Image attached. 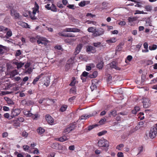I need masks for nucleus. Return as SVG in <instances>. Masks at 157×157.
<instances>
[{
	"instance_id": "obj_36",
	"label": "nucleus",
	"mask_w": 157,
	"mask_h": 157,
	"mask_svg": "<svg viewBox=\"0 0 157 157\" xmlns=\"http://www.w3.org/2000/svg\"><path fill=\"white\" fill-rule=\"evenodd\" d=\"M157 48V46L155 44H153L152 46H149V49L150 50H155Z\"/></svg>"
},
{
	"instance_id": "obj_24",
	"label": "nucleus",
	"mask_w": 157,
	"mask_h": 157,
	"mask_svg": "<svg viewBox=\"0 0 157 157\" xmlns=\"http://www.w3.org/2000/svg\"><path fill=\"white\" fill-rule=\"evenodd\" d=\"M95 80H92V85L90 86V88L92 91H93L94 89H96L97 86L94 83L95 82Z\"/></svg>"
},
{
	"instance_id": "obj_11",
	"label": "nucleus",
	"mask_w": 157,
	"mask_h": 157,
	"mask_svg": "<svg viewBox=\"0 0 157 157\" xmlns=\"http://www.w3.org/2000/svg\"><path fill=\"white\" fill-rule=\"evenodd\" d=\"M82 47V44H78L75 49V50L74 53V55H76L79 53L81 51Z\"/></svg>"
},
{
	"instance_id": "obj_29",
	"label": "nucleus",
	"mask_w": 157,
	"mask_h": 157,
	"mask_svg": "<svg viewBox=\"0 0 157 157\" xmlns=\"http://www.w3.org/2000/svg\"><path fill=\"white\" fill-rule=\"evenodd\" d=\"M70 92L71 94H76V89L75 87H73L71 88L70 90Z\"/></svg>"
},
{
	"instance_id": "obj_15",
	"label": "nucleus",
	"mask_w": 157,
	"mask_h": 157,
	"mask_svg": "<svg viewBox=\"0 0 157 157\" xmlns=\"http://www.w3.org/2000/svg\"><path fill=\"white\" fill-rule=\"evenodd\" d=\"M67 137V135H63L62 137L57 138V140L61 142H63L68 140Z\"/></svg>"
},
{
	"instance_id": "obj_8",
	"label": "nucleus",
	"mask_w": 157,
	"mask_h": 157,
	"mask_svg": "<svg viewBox=\"0 0 157 157\" xmlns=\"http://www.w3.org/2000/svg\"><path fill=\"white\" fill-rule=\"evenodd\" d=\"M75 124H71L70 126L65 129L64 131L65 133H68L74 130L75 128Z\"/></svg>"
},
{
	"instance_id": "obj_32",
	"label": "nucleus",
	"mask_w": 157,
	"mask_h": 157,
	"mask_svg": "<svg viewBox=\"0 0 157 157\" xmlns=\"http://www.w3.org/2000/svg\"><path fill=\"white\" fill-rule=\"evenodd\" d=\"M98 73L97 71H94L92 75H90L89 77L93 78H95L97 76Z\"/></svg>"
},
{
	"instance_id": "obj_59",
	"label": "nucleus",
	"mask_w": 157,
	"mask_h": 157,
	"mask_svg": "<svg viewBox=\"0 0 157 157\" xmlns=\"http://www.w3.org/2000/svg\"><path fill=\"white\" fill-rule=\"evenodd\" d=\"M117 157H124V154L122 152H119L117 153Z\"/></svg>"
},
{
	"instance_id": "obj_44",
	"label": "nucleus",
	"mask_w": 157,
	"mask_h": 157,
	"mask_svg": "<svg viewBox=\"0 0 157 157\" xmlns=\"http://www.w3.org/2000/svg\"><path fill=\"white\" fill-rule=\"evenodd\" d=\"M132 59V57L131 55L128 56L125 60V62L126 63H127V60H128L129 61H130Z\"/></svg>"
},
{
	"instance_id": "obj_42",
	"label": "nucleus",
	"mask_w": 157,
	"mask_h": 157,
	"mask_svg": "<svg viewBox=\"0 0 157 157\" xmlns=\"http://www.w3.org/2000/svg\"><path fill=\"white\" fill-rule=\"evenodd\" d=\"M87 1H83L81 2H80L79 3L78 5L81 7H83L86 4V2H87Z\"/></svg>"
},
{
	"instance_id": "obj_35",
	"label": "nucleus",
	"mask_w": 157,
	"mask_h": 157,
	"mask_svg": "<svg viewBox=\"0 0 157 157\" xmlns=\"http://www.w3.org/2000/svg\"><path fill=\"white\" fill-rule=\"evenodd\" d=\"M17 74V72L16 70H14L11 71L10 73V76L12 77H14Z\"/></svg>"
},
{
	"instance_id": "obj_16",
	"label": "nucleus",
	"mask_w": 157,
	"mask_h": 157,
	"mask_svg": "<svg viewBox=\"0 0 157 157\" xmlns=\"http://www.w3.org/2000/svg\"><path fill=\"white\" fill-rule=\"evenodd\" d=\"M4 99L9 105H13L14 104V102L11 99L7 97H4Z\"/></svg>"
},
{
	"instance_id": "obj_49",
	"label": "nucleus",
	"mask_w": 157,
	"mask_h": 157,
	"mask_svg": "<svg viewBox=\"0 0 157 157\" xmlns=\"http://www.w3.org/2000/svg\"><path fill=\"white\" fill-rule=\"evenodd\" d=\"M24 63H22L21 62H19L17 65V68L18 69H19L23 66L24 65Z\"/></svg>"
},
{
	"instance_id": "obj_56",
	"label": "nucleus",
	"mask_w": 157,
	"mask_h": 157,
	"mask_svg": "<svg viewBox=\"0 0 157 157\" xmlns=\"http://www.w3.org/2000/svg\"><path fill=\"white\" fill-rule=\"evenodd\" d=\"M153 64V61L151 60H147L146 62V64L147 65H151Z\"/></svg>"
},
{
	"instance_id": "obj_52",
	"label": "nucleus",
	"mask_w": 157,
	"mask_h": 157,
	"mask_svg": "<svg viewBox=\"0 0 157 157\" xmlns=\"http://www.w3.org/2000/svg\"><path fill=\"white\" fill-rule=\"evenodd\" d=\"M89 74L88 72H87L85 71L83 72L82 73V75L81 76V78L82 79V76L86 77Z\"/></svg>"
},
{
	"instance_id": "obj_23",
	"label": "nucleus",
	"mask_w": 157,
	"mask_h": 157,
	"mask_svg": "<svg viewBox=\"0 0 157 157\" xmlns=\"http://www.w3.org/2000/svg\"><path fill=\"white\" fill-rule=\"evenodd\" d=\"M28 13L31 19L34 20L37 19V17L35 16L36 14H32L33 12H32L31 11H29Z\"/></svg>"
},
{
	"instance_id": "obj_18",
	"label": "nucleus",
	"mask_w": 157,
	"mask_h": 157,
	"mask_svg": "<svg viewBox=\"0 0 157 157\" xmlns=\"http://www.w3.org/2000/svg\"><path fill=\"white\" fill-rule=\"evenodd\" d=\"M44 75L43 74H41L40 75L36 77L33 80L32 84L33 85H35L36 82L39 80L41 76Z\"/></svg>"
},
{
	"instance_id": "obj_1",
	"label": "nucleus",
	"mask_w": 157,
	"mask_h": 157,
	"mask_svg": "<svg viewBox=\"0 0 157 157\" xmlns=\"http://www.w3.org/2000/svg\"><path fill=\"white\" fill-rule=\"evenodd\" d=\"M98 145L99 147H104L105 148L104 149V151L106 152L108 150L109 143L105 140L101 139L99 140L98 143Z\"/></svg>"
},
{
	"instance_id": "obj_28",
	"label": "nucleus",
	"mask_w": 157,
	"mask_h": 157,
	"mask_svg": "<svg viewBox=\"0 0 157 157\" xmlns=\"http://www.w3.org/2000/svg\"><path fill=\"white\" fill-rule=\"evenodd\" d=\"M17 24L19 25L24 27H26L28 25V24L26 23L20 21L17 22Z\"/></svg>"
},
{
	"instance_id": "obj_7",
	"label": "nucleus",
	"mask_w": 157,
	"mask_h": 157,
	"mask_svg": "<svg viewBox=\"0 0 157 157\" xmlns=\"http://www.w3.org/2000/svg\"><path fill=\"white\" fill-rule=\"evenodd\" d=\"M46 121L50 125H52L54 123V120L50 115H46L45 117Z\"/></svg>"
},
{
	"instance_id": "obj_47",
	"label": "nucleus",
	"mask_w": 157,
	"mask_h": 157,
	"mask_svg": "<svg viewBox=\"0 0 157 157\" xmlns=\"http://www.w3.org/2000/svg\"><path fill=\"white\" fill-rule=\"evenodd\" d=\"M90 117V116L89 115L86 116V115H83L81 116L80 118L81 120H85L87 119V117Z\"/></svg>"
},
{
	"instance_id": "obj_30",
	"label": "nucleus",
	"mask_w": 157,
	"mask_h": 157,
	"mask_svg": "<svg viewBox=\"0 0 157 157\" xmlns=\"http://www.w3.org/2000/svg\"><path fill=\"white\" fill-rule=\"evenodd\" d=\"M144 8L147 11H151L152 9V6L149 5L145 6Z\"/></svg>"
},
{
	"instance_id": "obj_12",
	"label": "nucleus",
	"mask_w": 157,
	"mask_h": 157,
	"mask_svg": "<svg viewBox=\"0 0 157 157\" xmlns=\"http://www.w3.org/2000/svg\"><path fill=\"white\" fill-rule=\"evenodd\" d=\"M33 14H36L37 12H39V6L38 5L36 2H35L34 4V7L33 8Z\"/></svg>"
},
{
	"instance_id": "obj_43",
	"label": "nucleus",
	"mask_w": 157,
	"mask_h": 157,
	"mask_svg": "<svg viewBox=\"0 0 157 157\" xmlns=\"http://www.w3.org/2000/svg\"><path fill=\"white\" fill-rule=\"evenodd\" d=\"M146 78V75L145 74H142L141 79V82L142 83H144L145 82Z\"/></svg>"
},
{
	"instance_id": "obj_40",
	"label": "nucleus",
	"mask_w": 157,
	"mask_h": 157,
	"mask_svg": "<svg viewBox=\"0 0 157 157\" xmlns=\"http://www.w3.org/2000/svg\"><path fill=\"white\" fill-rule=\"evenodd\" d=\"M20 123L17 120L16 121H15L13 123V126L15 128H17L18 127L20 126Z\"/></svg>"
},
{
	"instance_id": "obj_19",
	"label": "nucleus",
	"mask_w": 157,
	"mask_h": 157,
	"mask_svg": "<svg viewBox=\"0 0 157 157\" xmlns=\"http://www.w3.org/2000/svg\"><path fill=\"white\" fill-rule=\"evenodd\" d=\"M23 113L27 117H31L33 115V114L30 113V111L24 110L23 111Z\"/></svg>"
},
{
	"instance_id": "obj_50",
	"label": "nucleus",
	"mask_w": 157,
	"mask_h": 157,
	"mask_svg": "<svg viewBox=\"0 0 157 157\" xmlns=\"http://www.w3.org/2000/svg\"><path fill=\"white\" fill-rule=\"evenodd\" d=\"M22 135L23 137L26 138L28 135V133L25 131H24L22 132Z\"/></svg>"
},
{
	"instance_id": "obj_3",
	"label": "nucleus",
	"mask_w": 157,
	"mask_h": 157,
	"mask_svg": "<svg viewBox=\"0 0 157 157\" xmlns=\"http://www.w3.org/2000/svg\"><path fill=\"white\" fill-rule=\"evenodd\" d=\"M104 33V31L103 29L99 28L98 29L96 28L95 32L92 34L93 36L96 37L102 35Z\"/></svg>"
},
{
	"instance_id": "obj_13",
	"label": "nucleus",
	"mask_w": 157,
	"mask_h": 157,
	"mask_svg": "<svg viewBox=\"0 0 157 157\" xmlns=\"http://www.w3.org/2000/svg\"><path fill=\"white\" fill-rule=\"evenodd\" d=\"M110 67L112 69H115L116 70H121L120 68L118 67L115 62L113 61L110 63Z\"/></svg>"
},
{
	"instance_id": "obj_2",
	"label": "nucleus",
	"mask_w": 157,
	"mask_h": 157,
	"mask_svg": "<svg viewBox=\"0 0 157 157\" xmlns=\"http://www.w3.org/2000/svg\"><path fill=\"white\" fill-rule=\"evenodd\" d=\"M157 134V128L155 126L151 128L149 133V136L151 139L155 138Z\"/></svg>"
},
{
	"instance_id": "obj_38",
	"label": "nucleus",
	"mask_w": 157,
	"mask_h": 157,
	"mask_svg": "<svg viewBox=\"0 0 157 157\" xmlns=\"http://www.w3.org/2000/svg\"><path fill=\"white\" fill-rule=\"evenodd\" d=\"M32 117L33 120H37L38 119V118L40 116L37 113L35 115L33 114V115L32 116Z\"/></svg>"
},
{
	"instance_id": "obj_5",
	"label": "nucleus",
	"mask_w": 157,
	"mask_h": 157,
	"mask_svg": "<svg viewBox=\"0 0 157 157\" xmlns=\"http://www.w3.org/2000/svg\"><path fill=\"white\" fill-rule=\"evenodd\" d=\"M9 7H10V14L11 16L13 17L15 19L18 18L20 16L19 13L16 10L12 8L10 6Z\"/></svg>"
},
{
	"instance_id": "obj_60",
	"label": "nucleus",
	"mask_w": 157,
	"mask_h": 157,
	"mask_svg": "<svg viewBox=\"0 0 157 157\" xmlns=\"http://www.w3.org/2000/svg\"><path fill=\"white\" fill-rule=\"evenodd\" d=\"M21 54V52L20 50H18L17 51L15 55L16 56H19Z\"/></svg>"
},
{
	"instance_id": "obj_9",
	"label": "nucleus",
	"mask_w": 157,
	"mask_h": 157,
	"mask_svg": "<svg viewBox=\"0 0 157 157\" xmlns=\"http://www.w3.org/2000/svg\"><path fill=\"white\" fill-rule=\"evenodd\" d=\"M64 31L66 32H72L79 33L80 32V29L76 28H66L64 29Z\"/></svg>"
},
{
	"instance_id": "obj_34",
	"label": "nucleus",
	"mask_w": 157,
	"mask_h": 157,
	"mask_svg": "<svg viewBox=\"0 0 157 157\" xmlns=\"http://www.w3.org/2000/svg\"><path fill=\"white\" fill-rule=\"evenodd\" d=\"M12 35V32L11 30L8 31L6 33V38L7 39L9 37L11 36Z\"/></svg>"
},
{
	"instance_id": "obj_20",
	"label": "nucleus",
	"mask_w": 157,
	"mask_h": 157,
	"mask_svg": "<svg viewBox=\"0 0 157 157\" xmlns=\"http://www.w3.org/2000/svg\"><path fill=\"white\" fill-rule=\"evenodd\" d=\"M104 64V62L102 61H101L97 64L96 67L99 69H101L103 67Z\"/></svg>"
},
{
	"instance_id": "obj_21",
	"label": "nucleus",
	"mask_w": 157,
	"mask_h": 157,
	"mask_svg": "<svg viewBox=\"0 0 157 157\" xmlns=\"http://www.w3.org/2000/svg\"><path fill=\"white\" fill-rule=\"evenodd\" d=\"M68 106L66 105H63L59 109V111L61 112L65 111L67 108Z\"/></svg>"
},
{
	"instance_id": "obj_57",
	"label": "nucleus",
	"mask_w": 157,
	"mask_h": 157,
	"mask_svg": "<svg viewBox=\"0 0 157 157\" xmlns=\"http://www.w3.org/2000/svg\"><path fill=\"white\" fill-rule=\"evenodd\" d=\"M75 37V35L72 33H67L66 34V37Z\"/></svg>"
},
{
	"instance_id": "obj_31",
	"label": "nucleus",
	"mask_w": 157,
	"mask_h": 157,
	"mask_svg": "<svg viewBox=\"0 0 157 157\" xmlns=\"http://www.w3.org/2000/svg\"><path fill=\"white\" fill-rule=\"evenodd\" d=\"M72 80L70 83L69 84V85L70 86H75L76 84V79L75 77H73L72 78Z\"/></svg>"
},
{
	"instance_id": "obj_10",
	"label": "nucleus",
	"mask_w": 157,
	"mask_h": 157,
	"mask_svg": "<svg viewBox=\"0 0 157 157\" xmlns=\"http://www.w3.org/2000/svg\"><path fill=\"white\" fill-rule=\"evenodd\" d=\"M86 51L87 52L94 53L96 52V50L95 48L91 46H89L87 47Z\"/></svg>"
},
{
	"instance_id": "obj_17",
	"label": "nucleus",
	"mask_w": 157,
	"mask_h": 157,
	"mask_svg": "<svg viewBox=\"0 0 157 157\" xmlns=\"http://www.w3.org/2000/svg\"><path fill=\"white\" fill-rule=\"evenodd\" d=\"M11 86V85L10 83H7L2 85V88L4 90H7Z\"/></svg>"
},
{
	"instance_id": "obj_45",
	"label": "nucleus",
	"mask_w": 157,
	"mask_h": 157,
	"mask_svg": "<svg viewBox=\"0 0 157 157\" xmlns=\"http://www.w3.org/2000/svg\"><path fill=\"white\" fill-rule=\"evenodd\" d=\"M101 43L100 42H98L97 43H94L93 45L95 47H99L100 46Z\"/></svg>"
},
{
	"instance_id": "obj_61",
	"label": "nucleus",
	"mask_w": 157,
	"mask_h": 157,
	"mask_svg": "<svg viewBox=\"0 0 157 157\" xmlns=\"http://www.w3.org/2000/svg\"><path fill=\"white\" fill-rule=\"evenodd\" d=\"M29 147L27 145H25L23 146V149L24 150L27 151L29 149Z\"/></svg>"
},
{
	"instance_id": "obj_22",
	"label": "nucleus",
	"mask_w": 157,
	"mask_h": 157,
	"mask_svg": "<svg viewBox=\"0 0 157 157\" xmlns=\"http://www.w3.org/2000/svg\"><path fill=\"white\" fill-rule=\"evenodd\" d=\"M138 129V127L137 126H136L135 128H131L129 131L128 135L132 134L135 132H136Z\"/></svg>"
},
{
	"instance_id": "obj_64",
	"label": "nucleus",
	"mask_w": 157,
	"mask_h": 157,
	"mask_svg": "<svg viewBox=\"0 0 157 157\" xmlns=\"http://www.w3.org/2000/svg\"><path fill=\"white\" fill-rule=\"evenodd\" d=\"M76 98V96H74L72 97H71L68 99V101L70 102H71L73 101Z\"/></svg>"
},
{
	"instance_id": "obj_37",
	"label": "nucleus",
	"mask_w": 157,
	"mask_h": 157,
	"mask_svg": "<svg viewBox=\"0 0 157 157\" xmlns=\"http://www.w3.org/2000/svg\"><path fill=\"white\" fill-rule=\"evenodd\" d=\"M52 6L51 9H50V10L54 12L57 11V9L56 7L53 3H52Z\"/></svg>"
},
{
	"instance_id": "obj_51",
	"label": "nucleus",
	"mask_w": 157,
	"mask_h": 157,
	"mask_svg": "<svg viewBox=\"0 0 157 157\" xmlns=\"http://www.w3.org/2000/svg\"><path fill=\"white\" fill-rule=\"evenodd\" d=\"M50 83V80L49 78H46V81L44 83V85H45L46 87L48 86Z\"/></svg>"
},
{
	"instance_id": "obj_62",
	"label": "nucleus",
	"mask_w": 157,
	"mask_h": 157,
	"mask_svg": "<svg viewBox=\"0 0 157 157\" xmlns=\"http://www.w3.org/2000/svg\"><path fill=\"white\" fill-rule=\"evenodd\" d=\"M39 39L41 40L42 41L44 42H47L48 41V40L47 39L43 37H40L39 38Z\"/></svg>"
},
{
	"instance_id": "obj_55",
	"label": "nucleus",
	"mask_w": 157,
	"mask_h": 157,
	"mask_svg": "<svg viewBox=\"0 0 157 157\" xmlns=\"http://www.w3.org/2000/svg\"><path fill=\"white\" fill-rule=\"evenodd\" d=\"M36 38L32 37L30 38V41L32 43H34L36 42Z\"/></svg>"
},
{
	"instance_id": "obj_25",
	"label": "nucleus",
	"mask_w": 157,
	"mask_h": 157,
	"mask_svg": "<svg viewBox=\"0 0 157 157\" xmlns=\"http://www.w3.org/2000/svg\"><path fill=\"white\" fill-rule=\"evenodd\" d=\"M37 131L39 134L40 135L43 134L45 131L44 129L40 127L37 129Z\"/></svg>"
},
{
	"instance_id": "obj_48",
	"label": "nucleus",
	"mask_w": 157,
	"mask_h": 157,
	"mask_svg": "<svg viewBox=\"0 0 157 157\" xmlns=\"http://www.w3.org/2000/svg\"><path fill=\"white\" fill-rule=\"evenodd\" d=\"M98 126L97 124L92 125H90L88 127V130L89 131H90L94 128Z\"/></svg>"
},
{
	"instance_id": "obj_46",
	"label": "nucleus",
	"mask_w": 157,
	"mask_h": 157,
	"mask_svg": "<svg viewBox=\"0 0 157 157\" xmlns=\"http://www.w3.org/2000/svg\"><path fill=\"white\" fill-rule=\"evenodd\" d=\"M117 115V111L116 110H113L111 111L110 113L109 114V116L111 117L112 115L114 117L115 116Z\"/></svg>"
},
{
	"instance_id": "obj_53",
	"label": "nucleus",
	"mask_w": 157,
	"mask_h": 157,
	"mask_svg": "<svg viewBox=\"0 0 157 157\" xmlns=\"http://www.w3.org/2000/svg\"><path fill=\"white\" fill-rule=\"evenodd\" d=\"M71 65L70 64L67 63L65 66V69L66 71H68L70 68Z\"/></svg>"
},
{
	"instance_id": "obj_26",
	"label": "nucleus",
	"mask_w": 157,
	"mask_h": 157,
	"mask_svg": "<svg viewBox=\"0 0 157 157\" xmlns=\"http://www.w3.org/2000/svg\"><path fill=\"white\" fill-rule=\"evenodd\" d=\"M96 27H89L87 29V31L90 33H94L95 32Z\"/></svg>"
},
{
	"instance_id": "obj_4",
	"label": "nucleus",
	"mask_w": 157,
	"mask_h": 157,
	"mask_svg": "<svg viewBox=\"0 0 157 157\" xmlns=\"http://www.w3.org/2000/svg\"><path fill=\"white\" fill-rule=\"evenodd\" d=\"M142 102L143 103V105L145 108L149 107L151 105V103L149 99L147 98H144L142 99Z\"/></svg>"
},
{
	"instance_id": "obj_39",
	"label": "nucleus",
	"mask_w": 157,
	"mask_h": 157,
	"mask_svg": "<svg viewBox=\"0 0 157 157\" xmlns=\"http://www.w3.org/2000/svg\"><path fill=\"white\" fill-rule=\"evenodd\" d=\"M5 49V46L0 45V54H3L4 52V49Z\"/></svg>"
},
{
	"instance_id": "obj_27",
	"label": "nucleus",
	"mask_w": 157,
	"mask_h": 157,
	"mask_svg": "<svg viewBox=\"0 0 157 157\" xmlns=\"http://www.w3.org/2000/svg\"><path fill=\"white\" fill-rule=\"evenodd\" d=\"M116 39L114 37H113L109 39L106 40V41L108 43H114L116 41Z\"/></svg>"
},
{
	"instance_id": "obj_58",
	"label": "nucleus",
	"mask_w": 157,
	"mask_h": 157,
	"mask_svg": "<svg viewBox=\"0 0 157 157\" xmlns=\"http://www.w3.org/2000/svg\"><path fill=\"white\" fill-rule=\"evenodd\" d=\"M106 121L105 118L101 119L99 121V123L100 124H104V122Z\"/></svg>"
},
{
	"instance_id": "obj_41",
	"label": "nucleus",
	"mask_w": 157,
	"mask_h": 157,
	"mask_svg": "<svg viewBox=\"0 0 157 157\" xmlns=\"http://www.w3.org/2000/svg\"><path fill=\"white\" fill-rule=\"evenodd\" d=\"M136 20V17H129L128 18V20L129 22H133Z\"/></svg>"
},
{
	"instance_id": "obj_14",
	"label": "nucleus",
	"mask_w": 157,
	"mask_h": 157,
	"mask_svg": "<svg viewBox=\"0 0 157 157\" xmlns=\"http://www.w3.org/2000/svg\"><path fill=\"white\" fill-rule=\"evenodd\" d=\"M21 102L23 105H30L34 104V102L31 100L26 101L25 100H23Z\"/></svg>"
},
{
	"instance_id": "obj_33",
	"label": "nucleus",
	"mask_w": 157,
	"mask_h": 157,
	"mask_svg": "<svg viewBox=\"0 0 157 157\" xmlns=\"http://www.w3.org/2000/svg\"><path fill=\"white\" fill-rule=\"evenodd\" d=\"M124 147V145L123 144H120L117 146L116 147V149L119 151H121L122 149Z\"/></svg>"
},
{
	"instance_id": "obj_63",
	"label": "nucleus",
	"mask_w": 157,
	"mask_h": 157,
	"mask_svg": "<svg viewBox=\"0 0 157 157\" xmlns=\"http://www.w3.org/2000/svg\"><path fill=\"white\" fill-rule=\"evenodd\" d=\"M87 22H88V23L89 24H92L94 25H95L96 24V22H95L94 21H87Z\"/></svg>"
},
{
	"instance_id": "obj_54",
	"label": "nucleus",
	"mask_w": 157,
	"mask_h": 157,
	"mask_svg": "<svg viewBox=\"0 0 157 157\" xmlns=\"http://www.w3.org/2000/svg\"><path fill=\"white\" fill-rule=\"evenodd\" d=\"M107 132L106 131H102L101 132H99L98 133V135L99 136H101L106 133Z\"/></svg>"
},
{
	"instance_id": "obj_6",
	"label": "nucleus",
	"mask_w": 157,
	"mask_h": 157,
	"mask_svg": "<svg viewBox=\"0 0 157 157\" xmlns=\"http://www.w3.org/2000/svg\"><path fill=\"white\" fill-rule=\"evenodd\" d=\"M21 113V111L18 109H13L11 110V117L13 118L18 116Z\"/></svg>"
}]
</instances>
